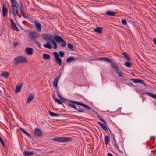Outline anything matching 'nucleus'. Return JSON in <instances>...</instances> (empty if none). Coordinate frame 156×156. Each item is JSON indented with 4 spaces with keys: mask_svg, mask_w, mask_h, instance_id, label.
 <instances>
[{
    "mask_svg": "<svg viewBox=\"0 0 156 156\" xmlns=\"http://www.w3.org/2000/svg\"><path fill=\"white\" fill-rule=\"evenodd\" d=\"M27 61V58L23 56H17L15 58L14 60L15 64L20 63H26Z\"/></svg>",
    "mask_w": 156,
    "mask_h": 156,
    "instance_id": "obj_1",
    "label": "nucleus"
},
{
    "mask_svg": "<svg viewBox=\"0 0 156 156\" xmlns=\"http://www.w3.org/2000/svg\"><path fill=\"white\" fill-rule=\"evenodd\" d=\"M52 140L58 142H67L71 141L72 139L69 137H59L53 138Z\"/></svg>",
    "mask_w": 156,
    "mask_h": 156,
    "instance_id": "obj_2",
    "label": "nucleus"
},
{
    "mask_svg": "<svg viewBox=\"0 0 156 156\" xmlns=\"http://www.w3.org/2000/svg\"><path fill=\"white\" fill-rule=\"evenodd\" d=\"M30 38L32 40L36 41V38L39 36V34L37 32L31 31L28 33Z\"/></svg>",
    "mask_w": 156,
    "mask_h": 156,
    "instance_id": "obj_3",
    "label": "nucleus"
},
{
    "mask_svg": "<svg viewBox=\"0 0 156 156\" xmlns=\"http://www.w3.org/2000/svg\"><path fill=\"white\" fill-rule=\"evenodd\" d=\"M42 38L45 40H48L49 41L51 42L54 39V36L48 34H42Z\"/></svg>",
    "mask_w": 156,
    "mask_h": 156,
    "instance_id": "obj_4",
    "label": "nucleus"
},
{
    "mask_svg": "<svg viewBox=\"0 0 156 156\" xmlns=\"http://www.w3.org/2000/svg\"><path fill=\"white\" fill-rule=\"evenodd\" d=\"M53 54L55 57V60L56 62V63L58 64L59 66H61L62 64V60L61 58L59 56L57 52H54Z\"/></svg>",
    "mask_w": 156,
    "mask_h": 156,
    "instance_id": "obj_5",
    "label": "nucleus"
},
{
    "mask_svg": "<svg viewBox=\"0 0 156 156\" xmlns=\"http://www.w3.org/2000/svg\"><path fill=\"white\" fill-rule=\"evenodd\" d=\"M69 101L70 102L73 104L79 105L88 109H91V108L90 107L83 103L72 100H69Z\"/></svg>",
    "mask_w": 156,
    "mask_h": 156,
    "instance_id": "obj_6",
    "label": "nucleus"
},
{
    "mask_svg": "<svg viewBox=\"0 0 156 156\" xmlns=\"http://www.w3.org/2000/svg\"><path fill=\"white\" fill-rule=\"evenodd\" d=\"M12 14L14 17H16L19 13V6L12 7Z\"/></svg>",
    "mask_w": 156,
    "mask_h": 156,
    "instance_id": "obj_7",
    "label": "nucleus"
},
{
    "mask_svg": "<svg viewBox=\"0 0 156 156\" xmlns=\"http://www.w3.org/2000/svg\"><path fill=\"white\" fill-rule=\"evenodd\" d=\"M34 134L35 136H41L42 135V133L41 130L39 128H36L34 129Z\"/></svg>",
    "mask_w": 156,
    "mask_h": 156,
    "instance_id": "obj_8",
    "label": "nucleus"
},
{
    "mask_svg": "<svg viewBox=\"0 0 156 156\" xmlns=\"http://www.w3.org/2000/svg\"><path fill=\"white\" fill-rule=\"evenodd\" d=\"M34 24L38 32L41 31L42 29V26L41 23L38 22L37 21H36L34 22Z\"/></svg>",
    "mask_w": 156,
    "mask_h": 156,
    "instance_id": "obj_9",
    "label": "nucleus"
},
{
    "mask_svg": "<svg viewBox=\"0 0 156 156\" xmlns=\"http://www.w3.org/2000/svg\"><path fill=\"white\" fill-rule=\"evenodd\" d=\"M23 83H20L18 84L16 86L15 92L16 93L20 92L21 90V87L23 85Z\"/></svg>",
    "mask_w": 156,
    "mask_h": 156,
    "instance_id": "obj_10",
    "label": "nucleus"
},
{
    "mask_svg": "<svg viewBox=\"0 0 156 156\" xmlns=\"http://www.w3.org/2000/svg\"><path fill=\"white\" fill-rule=\"evenodd\" d=\"M56 40V41L58 42H63L64 39L58 35H55L54 36V40Z\"/></svg>",
    "mask_w": 156,
    "mask_h": 156,
    "instance_id": "obj_11",
    "label": "nucleus"
},
{
    "mask_svg": "<svg viewBox=\"0 0 156 156\" xmlns=\"http://www.w3.org/2000/svg\"><path fill=\"white\" fill-rule=\"evenodd\" d=\"M2 9L3 16L4 17H5L7 15L8 10L4 4H3L2 6Z\"/></svg>",
    "mask_w": 156,
    "mask_h": 156,
    "instance_id": "obj_12",
    "label": "nucleus"
},
{
    "mask_svg": "<svg viewBox=\"0 0 156 156\" xmlns=\"http://www.w3.org/2000/svg\"><path fill=\"white\" fill-rule=\"evenodd\" d=\"M60 76L61 75L60 73L59 76L55 77L53 82V85L56 88L57 87L58 82Z\"/></svg>",
    "mask_w": 156,
    "mask_h": 156,
    "instance_id": "obj_13",
    "label": "nucleus"
},
{
    "mask_svg": "<svg viewBox=\"0 0 156 156\" xmlns=\"http://www.w3.org/2000/svg\"><path fill=\"white\" fill-rule=\"evenodd\" d=\"M10 75V73L8 72L5 71L2 73L0 76L3 77L5 78H8Z\"/></svg>",
    "mask_w": 156,
    "mask_h": 156,
    "instance_id": "obj_14",
    "label": "nucleus"
},
{
    "mask_svg": "<svg viewBox=\"0 0 156 156\" xmlns=\"http://www.w3.org/2000/svg\"><path fill=\"white\" fill-rule=\"evenodd\" d=\"M26 52L29 55H31L33 53V50L31 48H27L25 50Z\"/></svg>",
    "mask_w": 156,
    "mask_h": 156,
    "instance_id": "obj_15",
    "label": "nucleus"
},
{
    "mask_svg": "<svg viewBox=\"0 0 156 156\" xmlns=\"http://www.w3.org/2000/svg\"><path fill=\"white\" fill-rule=\"evenodd\" d=\"M12 7L19 6V4L16 0H10Z\"/></svg>",
    "mask_w": 156,
    "mask_h": 156,
    "instance_id": "obj_16",
    "label": "nucleus"
},
{
    "mask_svg": "<svg viewBox=\"0 0 156 156\" xmlns=\"http://www.w3.org/2000/svg\"><path fill=\"white\" fill-rule=\"evenodd\" d=\"M98 123L102 127V128L106 131H108L107 127L105 126V125L101 122H98Z\"/></svg>",
    "mask_w": 156,
    "mask_h": 156,
    "instance_id": "obj_17",
    "label": "nucleus"
},
{
    "mask_svg": "<svg viewBox=\"0 0 156 156\" xmlns=\"http://www.w3.org/2000/svg\"><path fill=\"white\" fill-rule=\"evenodd\" d=\"M106 14L107 15L110 16H115V13L111 11H107L106 12Z\"/></svg>",
    "mask_w": 156,
    "mask_h": 156,
    "instance_id": "obj_18",
    "label": "nucleus"
},
{
    "mask_svg": "<svg viewBox=\"0 0 156 156\" xmlns=\"http://www.w3.org/2000/svg\"><path fill=\"white\" fill-rule=\"evenodd\" d=\"M34 94H31L29 96L27 101V103H29L32 100L34 97Z\"/></svg>",
    "mask_w": 156,
    "mask_h": 156,
    "instance_id": "obj_19",
    "label": "nucleus"
},
{
    "mask_svg": "<svg viewBox=\"0 0 156 156\" xmlns=\"http://www.w3.org/2000/svg\"><path fill=\"white\" fill-rule=\"evenodd\" d=\"M76 60V59L73 57H69L67 58L66 59L67 62L68 63L71 62L73 61Z\"/></svg>",
    "mask_w": 156,
    "mask_h": 156,
    "instance_id": "obj_20",
    "label": "nucleus"
},
{
    "mask_svg": "<svg viewBox=\"0 0 156 156\" xmlns=\"http://www.w3.org/2000/svg\"><path fill=\"white\" fill-rule=\"evenodd\" d=\"M49 112L50 115L52 117H58L60 115V114L53 112L51 111H49Z\"/></svg>",
    "mask_w": 156,
    "mask_h": 156,
    "instance_id": "obj_21",
    "label": "nucleus"
},
{
    "mask_svg": "<svg viewBox=\"0 0 156 156\" xmlns=\"http://www.w3.org/2000/svg\"><path fill=\"white\" fill-rule=\"evenodd\" d=\"M34 154L33 152H29L27 151H24V154L25 156H30L33 155Z\"/></svg>",
    "mask_w": 156,
    "mask_h": 156,
    "instance_id": "obj_22",
    "label": "nucleus"
},
{
    "mask_svg": "<svg viewBox=\"0 0 156 156\" xmlns=\"http://www.w3.org/2000/svg\"><path fill=\"white\" fill-rule=\"evenodd\" d=\"M102 28L101 27H98L94 30V31L98 33H101L102 32Z\"/></svg>",
    "mask_w": 156,
    "mask_h": 156,
    "instance_id": "obj_23",
    "label": "nucleus"
},
{
    "mask_svg": "<svg viewBox=\"0 0 156 156\" xmlns=\"http://www.w3.org/2000/svg\"><path fill=\"white\" fill-rule=\"evenodd\" d=\"M110 141V137L108 136H105V144L106 145H107L108 143Z\"/></svg>",
    "mask_w": 156,
    "mask_h": 156,
    "instance_id": "obj_24",
    "label": "nucleus"
},
{
    "mask_svg": "<svg viewBox=\"0 0 156 156\" xmlns=\"http://www.w3.org/2000/svg\"><path fill=\"white\" fill-rule=\"evenodd\" d=\"M43 58L44 59L49 60L51 58V56L48 54L44 53L43 55Z\"/></svg>",
    "mask_w": 156,
    "mask_h": 156,
    "instance_id": "obj_25",
    "label": "nucleus"
},
{
    "mask_svg": "<svg viewBox=\"0 0 156 156\" xmlns=\"http://www.w3.org/2000/svg\"><path fill=\"white\" fill-rule=\"evenodd\" d=\"M131 80L133 81V82L135 83H142L143 81L140 79H133L132 78L131 79Z\"/></svg>",
    "mask_w": 156,
    "mask_h": 156,
    "instance_id": "obj_26",
    "label": "nucleus"
},
{
    "mask_svg": "<svg viewBox=\"0 0 156 156\" xmlns=\"http://www.w3.org/2000/svg\"><path fill=\"white\" fill-rule=\"evenodd\" d=\"M20 129L23 133H24L25 134H26L30 138H31V137L29 133H28L25 130L23 129L22 128H20Z\"/></svg>",
    "mask_w": 156,
    "mask_h": 156,
    "instance_id": "obj_27",
    "label": "nucleus"
},
{
    "mask_svg": "<svg viewBox=\"0 0 156 156\" xmlns=\"http://www.w3.org/2000/svg\"><path fill=\"white\" fill-rule=\"evenodd\" d=\"M44 46L45 48L49 49H51L52 47V46L50 44L49 42H48L46 44H44Z\"/></svg>",
    "mask_w": 156,
    "mask_h": 156,
    "instance_id": "obj_28",
    "label": "nucleus"
},
{
    "mask_svg": "<svg viewBox=\"0 0 156 156\" xmlns=\"http://www.w3.org/2000/svg\"><path fill=\"white\" fill-rule=\"evenodd\" d=\"M122 55H123L126 59L129 61L130 60V58L129 57L128 54L125 52L122 53Z\"/></svg>",
    "mask_w": 156,
    "mask_h": 156,
    "instance_id": "obj_29",
    "label": "nucleus"
},
{
    "mask_svg": "<svg viewBox=\"0 0 156 156\" xmlns=\"http://www.w3.org/2000/svg\"><path fill=\"white\" fill-rule=\"evenodd\" d=\"M111 64V67L115 69L117 66V64L116 63H114L113 62H111L110 63Z\"/></svg>",
    "mask_w": 156,
    "mask_h": 156,
    "instance_id": "obj_30",
    "label": "nucleus"
},
{
    "mask_svg": "<svg viewBox=\"0 0 156 156\" xmlns=\"http://www.w3.org/2000/svg\"><path fill=\"white\" fill-rule=\"evenodd\" d=\"M53 99L55 100V102L57 103L58 104H62L63 105V106H64L63 104H62V102L60 100H59L58 99V98H54V97L53 96Z\"/></svg>",
    "mask_w": 156,
    "mask_h": 156,
    "instance_id": "obj_31",
    "label": "nucleus"
},
{
    "mask_svg": "<svg viewBox=\"0 0 156 156\" xmlns=\"http://www.w3.org/2000/svg\"><path fill=\"white\" fill-rule=\"evenodd\" d=\"M58 96H59V98L61 100V101L64 102L66 101V99L64 98L59 93H58Z\"/></svg>",
    "mask_w": 156,
    "mask_h": 156,
    "instance_id": "obj_32",
    "label": "nucleus"
},
{
    "mask_svg": "<svg viewBox=\"0 0 156 156\" xmlns=\"http://www.w3.org/2000/svg\"><path fill=\"white\" fill-rule=\"evenodd\" d=\"M112 134L113 135V139L114 142V144L115 145V146L116 147V148L117 149H118V146L117 145V143H116V140H115V135H114V134Z\"/></svg>",
    "mask_w": 156,
    "mask_h": 156,
    "instance_id": "obj_33",
    "label": "nucleus"
},
{
    "mask_svg": "<svg viewBox=\"0 0 156 156\" xmlns=\"http://www.w3.org/2000/svg\"><path fill=\"white\" fill-rule=\"evenodd\" d=\"M51 42H52L54 45L53 48L55 49H56L57 48V45L54 39L52 40Z\"/></svg>",
    "mask_w": 156,
    "mask_h": 156,
    "instance_id": "obj_34",
    "label": "nucleus"
},
{
    "mask_svg": "<svg viewBox=\"0 0 156 156\" xmlns=\"http://www.w3.org/2000/svg\"><path fill=\"white\" fill-rule=\"evenodd\" d=\"M68 104L69 106L70 107L72 108H73L74 109L76 110H77V107L74 105H73V104H71V103H68Z\"/></svg>",
    "mask_w": 156,
    "mask_h": 156,
    "instance_id": "obj_35",
    "label": "nucleus"
},
{
    "mask_svg": "<svg viewBox=\"0 0 156 156\" xmlns=\"http://www.w3.org/2000/svg\"><path fill=\"white\" fill-rule=\"evenodd\" d=\"M145 93L148 95L154 98V96H155V94H154V93H152L149 92H146V91H145Z\"/></svg>",
    "mask_w": 156,
    "mask_h": 156,
    "instance_id": "obj_36",
    "label": "nucleus"
},
{
    "mask_svg": "<svg viewBox=\"0 0 156 156\" xmlns=\"http://www.w3.org/2000/svg\"><path fill=\"white\" fill-rule=\"evenodd\" d=\"M12 28L13 30H16L17 31H19L18 29V28L15 24L13 25L12 26Z\"/></svg>",
    "mask_w": 156,
    "mask_h": 156,
    "instance_id": "obj_37",
    "label": "nucleus"
},
{
    "mask_svg": "<svg viewBox=\"0 0 156 156\" xmlns=\"http://www.w3.org/2000/svg\"><path fill=\"white\" fill-rule=\"evenodd\" d=\"M67 47L69 48L71 50H73V45L70 43L68 44Z\"/></svg>",
    "mask_w": 156,
    "mask_h": 156,
    "instance_id": "obj_38",
    "label": "nucleus"
},
{
    "mask_svg": "<svg viewBox=\"0 0 156 156\" xmlns=\"http://www.w3.org/2000/svg\"><path fill=\"white\" fill-rule=\"evenodd\" d=\"M125 65L127 67H130L131 66V63L130 62H126L125 63Z\"/></svg>",
    "mask_w": 156,
    "mask_h": 156,
    "instance_id": "obj_39",
    "label": "nucleus"
},
{
    "mask_svg": "<svg viewBox=\"0 0 156 156\" xmlns=\"http://www.w3.org/2000/svg\"><path fill=\"white\" fill-rule=\"evenodd\" d=\"M104 60L105 62H107L110 63L111 62H112L110 58L106 57L104 58Z\"/></svg>",
    "mask_w": 156,
    "mask_h": 156,
    "instance_id": "obj_40",
    "label": "nucleus"
},
{
    "mask_svg": "<svg viewBox=\"0 0 156 156\" xmlns=\"http://www.w3.org/2000/svg\"><path fill=\"white\" fill-rule=\"evenodd\" d=\"M59 55L60 57L62 58L64 57L65 55L64 52L62 51H60L59 52Z\"/></svg>",
    "mask_w": 156,
    "mask_h": 156,
    "instance_id": "obj_41",
    "label": "nucleus"
},
{
    "mask_svg": "<svg viewBox=\"0 0 156 156\" xmlns=\"http://www.w3.org/2000/svg\"><path fill=\"white\" fill-rule=\"evenodd\" d=\"M61 43L60 45L62 47H65L66 45V42L64 40L63 42H61Z\"/></svg>",
    "mask_w": 156,
    "mask_h": 156,
    "instance_id": "obj_42",
    "label": "nucleus"
},
{
    "mask_svg": "<svg viewBox=\"0 0 156 156\" xmlns=\"http://www.w3.org/2000/svg\"><path fill=\"white\" fill-rule=\"evenodd\" d=\"M98 117L99 118V119H100V120H101V121H102L105 124H106V122L102 118V117L101 116H98Z\"/></svg>",
    "mask_w": 156,
    "mask_h": 156,
    "instance_id": "obj_43",
    "label": "nucleus"
},
{
    "mask_svg": "<svg viewBox=\"0 0 156 156\" xmlns=\"http://www.w3.org/2000/svg\"><path fill=\"white\" fill-rule=\"evenodd\" d=\"M122 23L124 25H126L127 24L126 21L125 20H122Z\"/></svg>",
    "mask_w": 156,
    "mask_h": 156,
    "instance_id": "obj_44",
    "label": "nucleus"
},
{
    "mask_svg": "<svg viewBox=\"0 0 156 156\" xmlns=\"http://www.w3.org/2000/svg\"><path fill=\"white\" fill-rule=\"evenodd\" d=\"M36 41L35 42V43L37 44V45L38 46L39 48H41V44L39 42H38L37 40H36Z\"/></svg>",
    "mask_w": 156,
    "mask_h": 156,
    "instance_id": "obj_45",
    "label": "nucleus"
},
{
    "mask_svg": "<svg viewBox=\"0 0 156 156\" xmlns=\"http://www.w3.org/2000/svg\"><path fill=\"white\" fill-rule=\"evenodd\" d=\"M20 12L22 15L24 14V9L23 8H20Z\"/></svg>",
    "mask_w": 156,
    "mask_h": 156,
    "instance_id": "obj_46",
    "label": "nucleus"
},
{
    "mask_svg": "<svg viewBox=\"0 0 156 156\" xmlns=\"http://www.w3.org/2000/svg\"><path fill=\"white\" fill-rule=\"evenodd\" d=\"M115 71L117 73H119L120 72V69L118 68V67H117V68H116L115 69Z\"/></svg>",
    "mask_w": 156,
    "mask_h": 156,
    "instance_id": "obj_47",
    "label": "nucleus"
},
{
    "mask_svg": "<svg viewBox=\"0 0 156 156\" xmlns=\"http://www.w3.org/2000/svg\"><path fill=\"white\" fill-rule=\"evenodd\" d=\"M10 22H11V26H12L13 25L15 24V23H14L12 19L10 20Z\"/></svg>",
    "mask_w": 156,
    "mask_h": 156,
    "instance_id": "obj_48",
    "label": "nucleus"
},
{
    "mask_svg": "<svg viewBox=\"0 0 156 156\" xmlns=\"http://www.w3.org/2000/svg\"><path fill=\"white\" fill-rule=\"evenodd\" d=\"M77 110L79 112H85V111L82 109H77Z\"/></svg>",
    "mask_w": 156,
    "mask_h": 156,
    "instance_id": "obj_49",
    "label": "nucleus"
},
{
    "mask_svg": "<svg viewBox=\"0 0 156 156\" xmlns=\"http://www.w3.org/2000/svg\"><path fill=\"white\" fill-rule=\"evenodd\" d=\"M22 15L25 18L27 19L29 18V17L25 15L24 14H22Z\"/></svg>",
    "mask_w": 156,
    "mask_h": 156,
    "instance_id": "obj_50",
    "label": "nucleus"
},
{
    "mask_svg": "<svg viewBox=\"0 0 156 156\" xmlns=\"http://www.w3.org/2000/svg\"><path fill=\"white\" fill-rule=\"evenodd\" d=\"M117 73L119 74V76H122V73L121 72H120L119 73Z\"/></svg>",
    "mask_w": 156,
    "mask_h": 156,
    "instance_id": "obj_51",
    "label": "nucleus"
},
{
    "mask_svg": "<svg viewBox=\"0 0 156 156\" xmlns=\"http://www.w3.org/2000/svg\"><path fill=\"white\" fill-rule=\"evenodd\" d=\"M18 44V43L17 42H15L14 44H13V45L14 46V47H16Z\"/></svg>",
    "mask_w": 156,
    "mask_h": 156,
    "instance_id": "obj_52",
    "label": "nucleus"
},
{
    "mask_svg": "<svg viewBox=\"0 0 156 156\" xmlns=\"http://www.w3.org/2000/svg\"><path fill=\"white\" fill-rule=\"evenodd\" d=\"M153 41L154 43L156 45V38H154Z\"/></svg>",
    "mask_w": 156,
    "mask_h": 156,
    "instance_id": "obj_53",
    "label": "nucleus"
},
{
    "mask_svg": "<svg viewBox=\"0 0 156 156\" xmlns=\"http://www.w3.org/2000/svg\"><path fill=\"white\" fill-rule=\"evenodd\" d=\"M23 8V4L21 2H20V8Z\"/></svg>",
    "mask_w": 156,
    "mask_h": 156,
    "instance_id": "obj_54",
    "label": "nucleus"
},
{
    "mask_svg": "<svg viewBox=\"0 0 156 156\" xmlns=\"http://www.w3.org/2000/svg\"><path fill=\"white\" fill-rule=\"evenodd\" d=\"M0 89H1V90L2 91H4V88L2 87H1L0 88Z\"/></svg>",
    "mask_w": 156,
    "mask_h": 156,
    "instance_id": "obj_55",
    "label": "nucleus"
},
{
    "mask_svg": "<svg viewBox=\"0 0 156 156\" xmlns=\"http://www.w3.org/2000/svg\"><path fill=\"white\" fill-rule=\"evenodd\" d=\"M104 58H99V59H98V60H104Z\"/></svg>",
    "mask_w": 156,
    "mask_h": 156,
    "instance_id": "obj_56",
    "label": "nucleus"
},
{
    "mask_svg": "<svg viewBox=\"0 0 156 156\" xmlns=\"http://www.w3.org/2000/svg\"><path fill=\"white\" fill-rule=\"evenodd\" d=\"M108 156H113L111 153H108Z\"/></svg>",
    "mask_w": 156,
    "mask_h": 156,
    "instance_id": "obj_57",
    "label": "nucleus"
},
{
    "mask_svg": "<svg viewBox=\"0 0 156 156\" xmlns=\"http://www.w3.org/2000/svg\"><path fill=\"white\" fill-rule=\"evenodd\" d=\"M141 83L143 84L144 85L145 87H146V84H145L143 82H143L142 83Z\"/></svg>",
    "mask_w": 156,
    "mask_h": 156,
    "instance_id": "obj_58",
    "label": "nucleus"
},
{
    "mask_svg": "<svg viewBox=\"0 0 156 156\" xmlns=\"http://www.w3.org/2000/svg\"><path fill=\"white\" fill-rule=\"evenodd\" d=\"M17 15L20 18V17H21V15H20V14H18Z\"/></svg>",
    "mask_w": 156,
    "mask_h": 156,
    "instance_id": "obj_59",
    "label": "nucleus"
},
{
    "mask_svg": "<svg viewBox=\"0 0 156 156\" xmlns=\"http://www.w3.org/2000/svg\"><path fill=\"white\" fill-rule=\"evenodd\" d=\"M154 97V98L156 99V94H155V96Z\"/></svg>",
    "mask_w": 156,
    "mask_h": 156,
    "instance_id": "obj_60",
    "label": "nucleus"
},
{
    "mask_svg": "<svg viewBox=\"0 0 156 156\" xmlns=\"http://www.w3.org/2000/svg\"><path fill=\"white\" fill-rule=\"evenodd\" d=\"M25 22V21H24L23 22V23H24Z\"/></svg>",
    "mask_w": 156,
    "mask_h": 156,
    "instance_id": "obj_61",
    "label": "nucleus"
},
{
    "mask_svg": "<svg viewBox=\"0 0 156 156\" xmlns=\"http://www.w3.org/2000/svg\"><path fill=\"white\" fill-rule=\"evenodd\" d=\"M129 85H133L131 83H129Z\"/></svg>",
    "mask_w": 156,
    "mask_h": 156,
    "instance_id": "obj_62",
    "label": "nucleus"
},
{
    "mask_svg": "<svg viewBox=\"0 0 156 156\" xmlns=\"http://www.w3.org/2000/svg\"><path fill=\"white\" fill-rule=\"evenodd\" d=\"M11 12V10L10 11H9V13H10Z\"/></svg>",
    "mask_w": 156,
    "mask_h": 156,
    "instance_id": "obj_63",
    "label": "nucleus"
},
{
    "mask_svg": "<svg viewBox=\"0 0 156 156\" xmlns=\"http://www.w3.org/2000/svg\"><path fill=\"white\" fill-rule=\"evenodd\" d=\"M53 152H51L52 153H53Z\"/></svg>",
    "mask_w": 156,
    "mask_h": 156,
    "instance_id": "obj_64",
    "label": "nucleus"
}]
</instances>
